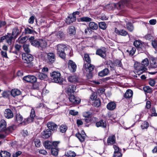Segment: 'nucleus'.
<instances>
[{
    "label": "nucleus",
    "mask_w": 157,
    "mask_h": 157,
    "mask_svg": "<svg viewBox=\"0 0 157 157\" xmlns=\"http://www.w3.org/2000/svg\"><path fill=\"white\" fill-rule=\"evenodd\" d=\"M149 63L148 59L147 58L145 59L142 61L141 64L137 63L136 66H135L136 72L139 75L142 74L147 70L146 67L148 65Z\"/></svg>",
    "instance_id": "obj_1"
},
{
    "label": "nucleus",
    "mask_w": 157,
    "mask_h": 157,
    "mask_svg": "<svg viewBox=\"0 0 157 157\" xmlns=\"http://www.w3.org/2000/svg\"><path fill=\"white\" fill-rule=\"evenodd\" d=\"M128 2L129 0H121L118 3L108 4L106 6L105 8L109 10H112L114 8H117V9H121L124 6H127Z\"/></svg>",
    "instance_id": "obj_2"
},
{
    "label": "nucleus",
    "mask_w": 157,
    "mask_h": 157,
    "mask_svg": "<svg viewBox=\"0 0 157 157\" xmlns=\"http://www.w3.org/2000/svg\"><path fill=\"white\" fill-rule=\"evenodd\" d=\"M22 59L24 61V65L25 67H31L33 64L32 63L33 59V57L32 55L29 53L23 54Z\"/></svg>",
    "instance_id": "obj_3"
},
{
    "label": "nucleus",
    "mask_w": 157,
    "mask_h": 157,
    "mask_svg": "<svg viewBox=\"0 0 157 157\" xmlns=\"http://www.w3.org/2000/svg\"><path fill=\"white\" fill-rule=\"evenodd\" d=\"M68 49L67 46L63 44H59L57 46V54L59 56L63 59H64L66 56L65 51Z\"/></svg>",
    "instance_id": "obj_4"
},
{
    "label": "nucleus",
    "mask_w": 157,
    "mask_h": 157,
    "mask_svg": "<svg viewBox=\"0 0 157 157\" xmlns=\"http://www.w3.org/2000/svg\"><path fill=\"white\" fill-rule=\"evenodd\" d=\"M51 79L53 82L59 83H61L63 81V79L61 77L60 73L58 71H53L51 74Z\"/></svg>",
    "instance_id": "obj_5"
},
{
    "label": "nucleus",
    "mask_w": 157,
    "mask_h": 157,
    "mask_svg": "<svg viewBox=\"0 0 157 157\" xmlns=\"http://www.w3.org/2000/svg\"><path fill=\"white\" fill-rule=\"evenodd\" d=\"M94 66L91 64L90 63H84L83 67V68L86 70L88 75L87 76L89 78H91L92 77V71L94 69Z\"/></svg>",
    "instance_id": "obj_6"
},
{
    "label": "nucleus",
    "mask_w": 157,
    "mask_h": 157,
    "mask_svg": "<svg viewBox=\"0 0 157 157\" xmlns=\"http://www.w3.org/2000/svg\"><path fill=\"white\" fill-rule=\"evenodd\" d=\"M36 116L35 110L34 109H31V112L30 113V117L24 120L25 122H26L27 123H30L33 122L34 121V117Z\"/></svg>",
    "instance_id": "obj_7"
},
{
    "label": "nucleus",
    "mask_w": 157,
    "mask_h": 157,
    "mask_svg": "<svg viewBox=\"0 0 157 157\" xmlns=\"http://www.w3.org/2000/svg\"><path fill=\"white\" fill-rule=\"evenodd\" d=\"M69 99L70 101L73 104H78L81 101V99L78 97H75L74 95H69Z\"/></svg>",
    "instance_id": "obj_8"
},
{
    "label": "nucleus",
    "mask_w": 157,
    "mask_h": 157,
    "mask_svg": "<svg viewBox=\"0 0 157 157\" xmlns=\"http://www.w3.org/2000/svg\"><path fill=\"white\" fill-rule=\"evenodd\" d=\"M23 79L27 82L34 83L37 81V78L34 75H28L24 77Z\"/></svg>",
    "instance_id": "obj_9"
},
{
    "label": "nucleus",
    "mask_w": 157,
    "mask_h": 157,
    "mask_svg": "<svg viewBox=\"0 0 157 157\" xmlns=\"http://www.w3.org/2000/svg\"><path fill=\"white\" fill-rule=\"evenodd\" d=\"M28 40L32 45L39 48V40H35L34 36H31Z\"/></svg>",
    "instance_id": "obj_10"
},
{
    "label": "nucleus",
    "mask_w": 157,
    "mask_h": 157,
    "mask_svg": "<svg viewBox=\"0 0 157 157\" xmlns=\"http://www.w3.org/2000/svg\"><path fill=\"white\" fill-rule=\"evenodd\" d=\"M68 67L71 72H74L76 71L77 66L75 63L71 60H69L68 63Z\"/></svg>",
    "instance_id": "obj_11"
},
{
    "label": "nucleus",
    "mask_w": 157,
    "mask_h": 157,
    "mask_svg": "<svg viewBox=\"0 0 157 157\" xmlns=\"http://www.w3.org/2000/svg\"><path fill=\"white\" fill-rule=\"evenodd\" d=\"M52 132L49 129H46L41 133V137L43 139H47L50 137Z\"/></svg>",
    "instance_id": "obj_12"
},
{
    "label": "nucleus",
    "mask_w": 157,
    "mask_h": 157,
    "mask_svg": "<svg viewBox=\"0 0 157 157\" xmlns=\"http://www.w3.org/2000/svg\"><path fill=\"white\" fill-rule=\"evenodd\" d=\"M47 127L51 131H55L57 128V125L53 122L49 121L47 124Z\"/></svg>",
    "instance_id": "obj_13"
},
{
    "label": "nucleus",
    "mask_w": 157,
    "mask_h": 157,
    "mask_svg": "<svg viewBox=\"0 0 157 157\" xmlns=\"http://www.w3.org/2000/svg\"><path fill=\"white\" fill-rule=\"evenodd\" d=\"M47 62L49 63H53L55 60V55L53 53H49L47 55Z\"/></svg>",
    "instance_id": "obj_14"
},
{
    "label": "nucleus",
    "mask_w": 157,
    "mask_h": 157,
    "mask_svg": "<svg viewBox=\"0 0 157 157\" xmlns=\"http://www.w3.org/2000/svg\"><path fill=\"white\" fill-rule=\"evenodd\" d=\"M149 69L155 68L157 67V58L152 57L148 67Z\"/></svg>",
    "instance_id": "obj_15"
},
{
    "label": "nucleus",
    "mask_w": 157,
    "mask_h": 157,
    "mask_svg": "<svg viewBox=\"0 0 157 157\" xmlns=\"http://www.w3.org/2000/svg\"><path fill=\"white\" fill-rule=\"evenodd\" d=\"M76 87L73 85H70L68 86L66 89L67 93L68 95H71L74 93L76 90Z\"/></svg>",
    "instance_id": "obj_16"
},
{
    "label": "nucleus",
    "mask_w": 157,
    "mask_h": 157,
    "mask_svg": "<svg viewBox=\"0 0 157 157\" xmlns=\"http://www.w3.org/2000/svg\"><path fill=\"white\" fill-rule=\"evenodd\" d=\"M21 32V30L20 28L16 27L14 28L12 30V34L13 36L16 38L20 34Z\"/></svg>",
    "instance_id": "obj_17"
},
{
    "label": "nucleus",
    "mask_w": 157,
    "mask_h": 157,
    "mask_svg": "<svg viewBox=\"0 0 157 157\" xmlns=\"http://www.w3.org/2000/svg\"><path fill=\"white\" fill-rule=\"evenodd\" d=\"M107 143L108 145H111L116 144V137L115 135H112L108 137Z\"/></svg>",
    "instance_id": "obj_18"
},
{
    "label": "nucleus",
    "mask_w": 157,
    "mask_h": 157,
    "mask_svg": "<svg viewBox=\"0 0 157 157\" xmlns=\"http://www.w3.org/2000/svg\"><path fill=\"white\" fill-rule=\"evenodd\" d=\"M76 20V17L73 16V15L70 14L66 19V22L68 24H70L71 23L75 22Z\"/></svg>",
    "instance_id": "obj_19"
},
{
    "label": "nucleus",
    "mask_w": 157,
    "mask_h": 157,
    "mask_svg": "<svg viewBox=\"0 0 157 157\" xmlns=\"http://www.w3.org/2000/svg\"><path fill=\"white\" fill-rule=\"evenodd\" d=\"M4 116L7 119L11 118L13 117V112L10 109H6L4 112Z\"/></svg>",
    "instance_id": "obj_20"
},
{
    "label": "nucleus",
    "mask_w": 157,
    "mask_h": 157,
    "mask_svg": "<svg viewBox=\"0 0 157 157\" xmlns=\"http://www.w3.org/2000/svg\"><path fill=\"white\" fill-rule=\"evenodd\" d=\"M95 125L97 127H101L102 128H105L107 126L106 121L103 120H101L97 122Z\"/></svg>",
    "instance_id": "obj_21"
},
{
    "label": "nucleus",
    "mask_w": 157,
    "mask_h": 157,
    "mask_svg": "<svg viewBox=\"0 0 157 157\" xmlns=\"http://www.w3.org/2000/svg\"><path fill=\"white\" fill-rule=\"evenodd\" d=\"M6 42L9 44H10L12 43V40H14L16 38L11 34V33H8L7 35H6Z\"/></svg>",
    "instance_id": "obj_22"
},
{
    "label": "nucleus",
    "mask_w": 157,
    "mask_h": 157,
    "mask_svg": "<svg viewBox=\"0 0 157 157\" xmlns=\"http://www.w3.org/2000/svg\"><path fill=\"white\" fill-rule=\"evenodd\" d=\"M115 32L117 35L122 36H126L127 34V32L124 29H121L120 30H118L117 28L115 29Z\"/></svg>",
    "instance_id": "obj_23"
},
{
    "label": "nucleus",
    "mask_w": 157,
    "mask_h": 157,
    "mask_svg": "<svg viewBox=\"0 0 157 157\" xmlns=\"http://www.w3.org/2000/svg\"><path fill=\"white\" fill-rule=\"evenodd\" d=\"M82 134H80L79 133H77L76 134V136L81 142H82L85 140V138L86 135L84 132H82Z\"/></svg>",
    "instance_id": "obj_24"
},
{
    "label": "nucleus",
    "mask_w": 157,
    "mask_h": 157,
    "mask_svg": "<svg viewBox=\"0 0 157 157\" xmlns=\"http://www.w3.org/2000/svg\"><path fill=\"white\" fill-rule=\"evenodd\" d=\"M6 123L3 119L0 121V132L4 131L6 129Z\"/></svg>",
    "instance_id": "obj_25"
},
{
    "label": "nucleus",
    "mask_w": 157,
    "mask_h": 157,
    "mask_svg": "<svg viewBox=\"0 0 157 157\" xmlns=\"http://www.w3.org/2000/svg\"><path fill=\"white\" fill-rule=\"evenodd\" d=\"M67 79L69 82L72 83L78 82V77L75 75L70 76L68 77Z\"/></svg>",
    "instance_id": "obj_26"
},
{
    "label": "nucleus",
    "mask_w": 157,
    "mask_h": 157,
    "mask_svg": "<svg viewBox=\"0 0 157 157\" xmlns=\"http://www.w3.org/2000/svg\"><path fill=\"white\" fill-rule=\"evenodd\" d=\"M109 70L107 68H105L98 73V75L101 77H104L108 75L109 73Z\"/></svg>",
    "instance_id": "obj_27"
},
{
    "label": "nucleus",
    "mask_w": 157,
    "mask_h": 157,
    "mask_svg": "<svg viewBox=\"0 0 157 157\" xmlns=\"http://www.w3.org/2000/svg\"><path fill=\"white\" fill-rule=\"evenodd\" d=\"M36 76L38 79L41 80H44L48 78L47 75L43 73L39 72L36 74Z\"/></svg>",
    "instance_id": "obj_28"
},
{
    "label": "nucleus",
    "mask_w": 157,
    "mask_h": 157,
    "mask_svg": "<svg viewBox=\"0 0 157 157\" xmlns=\"http://www.w3.org/2000/svg\"><path fill=\"white\" fill-rule=\"evenodd\" d=\"M96 54L103 58H104L106 56L105 50H103L101 49H98L96 51Z\"/></svg>",
    "instance_id": "obj_29"
},
{
    "label": "nucleus",
    "mask_w": 157,
    "mask_h": 157,
    "mask_svg": "<svg viewBox=\"0 0 157 157\" xmlns=\"http://www.w3.org/2000/svg\"><path fill=\"white\" fill-rule=\"evenodd\" d=\"M116 107V104L113 102H110L107 105V109L110 110H114Z\"/></svg>",
    "instance_id": "obj_30"
},
{
    "label": "nucleus",
    "mask_w": 157,
    "mask_h": 157,
    "mask_svg": "<svg viewBox=\"0 0 157 157\" xmlns=\"http://www.w3.org/2000/svg\"><path fill=\"white\" fill-rule=\"evenodd\" d=\"M89 26L90 29L93 30H96L98 28L97 24L94 22L90 21L89 24Z\"/></svg>",
    "instance_id": "obj_31"
},
{
    "label": "nucleus",
    "mask_w": 157,
    "mask_h": 157,
    "mask_svg": "<svg viewBox=\"0 0 157 157\" xmlns=\"http://www.w3.org/2000/svg\"><path fill=\"white\" fill-rule=\"evenodd\" d=\"M21 93L20 91L17 89H13L11 90L10 92L11 94L13 97L20 95Z\"/></svg>",
    "instance_id": "obj_32"
},
{
    "label": "nucleus",
    "mask_w": 157,
    "mask_h": 157,
    "mask_svg": "<svg viewBox=\"0 0 157 157\" xmlns=\"http://www.w3.org/2000/svg\"><path fill=\"white\" fill-rule=\"evenodd\" d=\"M133 94V91L131 90L128 89L125 93L124 97L126 98H130L132 97Z\"/></svg>",
    "instance_id": "obj_33"
},
{
    "label": "nucleus",
    "mask_w": 157,
    "mask_h": 157,
    "mask_svg": "<svg viewBox=\"0 0 157 157\" xmlns=\"http://www.w3.org/2000/svg\"><path fill=\"white\" fill-rule=\"evenodd\" d=\"M44 146L46 149H51L52 148V142L48 141H45L44 144Z\"/></svg>",
    "instance_id": "obj_34"
},
{
    "label": "nucleus",
    "mask_w": 157,
    "mask_h": 157,
    "mask_svg": "<svg viewBox=\"0 0 157 157\" xmlns=\"http://www.w3.org/2000/svg\"><path fill=\"white\" fill-rule=\"evenodd\" d=\"M39 48H45L47 46L46 41L42 39H39Z\"/></svg>",
    "instance_id": "obj_35"
},
{
    "label": "nucleus",
    "mask_w": 157,
    "mask_h": 157,
    "mask_svg": "<svg viewBox=\"0 0 157 157\" xmlns=\"http://www.w3.org/2000/svg\"><path fill=\"white\" fill-rule=\"evenodd\" d=\"M107 64V67H110L111 71L114 70L115 69V65L114 63L112 61H109L108 62Z\"/></svg>",
    "instance_id": "obj_36"
},
{
    "label": "nucleus",
    "mask_w": 157,
    "mask_h": 157,
    "mask_svg": "<svg viewBox=\"0 0 157 157\" xmlns=\"http://www.w3.org/2000/svg\"><path fill=\"white\" fill-rule=\"evenodd\" d=\"M65 155L67 157H75L76 155L75 153L71 151H69L66 152Z\"/></svg>",
    "instance_id": "obj_37"
},
{
    "label": "nucleus",
    "mask_w": 157,
    "mask_h": 157,
    "mask_svg": "<svg viewBox=\"0 0 157 157\" xmlns=\"http://www.w3.org/2000/svg\"><path fill=\"white\" fill-rule=\"evenodd\" d=\"M25 34H34L36 33L35 31L34 30L29 28L27 27L25 28Z\"/></svg>",
    "instance_id": "obj_38"
},
{
    "label": "nucleus",
    "mask_w": 157,
    "mask_h": 157,
    "mask_svg": "<svg viewBox=\"0 0 157 157\" xmlns=\"http://www.w3.org/2000/svg\"><path fill=\"white\" fill-rule=\"evenodd\" d=\"M1 157H10V152L6 151H2L0 153Z\"/></svg>",
    "instance_id": "obj_39"
},
{
    "label": "nucleus",
    "mask_w": 157,
    "mask_h": 157,
    "mask_svg": "<svg viewBox=\"0 0 157 157\" xmlns=\"http://www.w3.org/2000/svg\"><path fill=\"white\" fill-rule=\"evenodd\" d=\"M80 21L82 22H89L92 21V18L87 17H83L80 18Z\"/></svg>",
    "instance_id": "obj_40"
},
{
    "label": "nucleus",
    "mask_w": 157,
    "mask_h": 157,
    "mask_svg": "<svg viewBox=\"0 0 157 157\" xmlns=\"http://www.w3.org/2000/svg\"><path fill=\"white\" fill-rule=\"evenodd\" d=\"M29 45L26 44H24L23 45V48L24 50V51L27 53H28L30 52V50L29 47Z\"/></svg>",
    "instance_id": "obj_41"
},
{
    "label": "nucleus",
    "mask_w": 157,
    "mask_h": 157,
    "mask_svg": "<svg viewBox=\"0 0 157 157\" xmlns=\"http://www.w3.org/2000/svg\"><path fill=\"white\" fill-rule=\"evenodd\" d=\"M27 40V37L26 36L19 37L17 40L18 42L20 43L23 44L26 42Z\"/></svg>",
    "instance_id": "obj_42"
},
{
    "label": "nucleus",
    "mask_w": 157,
    "mask_h": 157,
    "mask_svg": "<svg viewBox=\"0 0 157 157\" xmlns=\"http://www.w3.org/2000/svg\"><path fill=\"white\" fill-rule=\"evenodd\" d=\"M133 45L136 47L138 48H141L142 44L141 41L139 40H135L133 43Z\"/></svg>",
    "instance_id": "obj_43"
},
{
    "label": "nucleus",
    "mask_w": 157,
    "mask_h": 157,
    "mask_svg": "<svg viewBox=\"0 0 157 157\" xmlns=\"http://www.w3.org/2000/svg\"><path fill=\"white\" fill-rule=\"evenodd\" d=\"M15 121L17 122H21L23 119L22 116L19 113H17L15 116Z\"/></svg>",
    "instance_id": "obj_44"
},
{
    "label": "nucleus",
    "mask_w": 157,
    "mask_h": 157,
    "mask_svg": "<svg viewBox=\"0 0 157 157\" xmlns=\"http://www.w3.org/2000/svg\"><path fill=\"white\" fill-rule=\"evenodd\" d=\"M99 28L103 30H105L107 28L106 24L105 22H100L99 23Z\"/></svg>",
    "instance_id": "obj_45"
},
{
    "label": "nucleus",
    "mask_w": 157,
    "mask_h": 157,
    "mask_svg": "<svg viewBox=\"0 0 157 157\" xmlns=\"http://www.w3.org/2000/svg\"><path fill=\"white\" fill-rule=\"evenodd\" d=\"M76 30L74 26H71L68 29V32L70 34H74L75 33Z\"/></svg>",
    "instance_id": "obj_46"
},
{
    "label": "nucleus",
    "mask_w": 157,
    "mask_h": 157,
    "mask_svg": "<svg viewBox=\"0 0 157 157\" xmlns=\"http://www.w3.org/2000/svg\"><path fill=\"white\" fill-rule=\"evenodd\" d=\"M94 101L92 105L95 107H98L101 105V102L100 100L99 99H97L94 100Z\"/></svg>",
    "instance_id": "obj_47"
},
{
    "label": "nucleus",
    "mask_w": 157,
    "mask_h": 157,
    "mask_svg": "<svg viewBox=\"0 0 157 157\" xmlns=\"http://www.w3.org/2000/svg\"><path fill=\"white\" fill-rule=\"evenodd\" d=\"M126 27L127 29L130 32H132L134 29L132 24L131 23H128L127 24Z\"/></svg>",
    "instance_id": "obj_48"
},
{
    "label": "nucleus",
    "mask_w": 157,
    "mask_h": 157,
    "mask_svg": "<svg viewBox=\"0 0 157 157\" xmlns=\"http://www.w3.org/2000/svg\"><path fill=\"white\" fill-rule=\"evenodd\" d=\"M149 126L148 123L146 121H144L141 125V127L142 129H147Z\"/></svg>",
    "instance_id": "obj_49"
},
{
    "label": "nucleus",
    "mask_w": 157,
    "mask_h": 157,
    "mask_svg": "<svg viewBox=\"0 0 157 157\" xmlns=\"http://www.w3.org/2000/svg\"><path fill=\"white\" fill-rule=\"evenodd\" d=\"M51 152L52 154L54 156H57L58 153V150L56 148H52Z\"/></svg>",
    "instance_id": "obj_50"
},
{
    "label": "nucleus",
    "mask_w": 157,
    "mask_h": 157,
    "mask_svg": "<svg viewBox=\"0 0 157 157\" xmlns=\"http://www.w3.org/2000/svg\"><path fill=\"white\" fill-rule=\"evenodd\" d=\"M60 131L62 133H64L66 132L67 130V128L66 125H62L60 126L59 128Z\"/></svg>",
    "instance_id": "obj_51"
},
{
    "label": "nucleus",
    "mask_w": 157,
    "mask_h": 157,
    "mask_svg": "<svg viewBox=\"0 0 157 157\" xmlns=\"http://www.w3.org/2000/svg\"><path fill=\"white\" fill-rule=\"evenodd\" d=\"M84 59L88 63H90L91 60L88 54H85L84 55Z\"/></svg>",
    "instance_id": "obj_52"
},
{
    "label": "nucleus",
    "mask_w": 157,
    "mask_h": 157,
    "mask_svg": "<svg viewBox=\"0 0 157 157\" xmlns=\"http://www.w3.org/2000/svg\"><path fill=\"white\" fill-rule=\"evenodd\" d=\"M34 142L35 146L37 147H39L41 145L40 140L38 139H35Z\"/></svg>",
    "instance_id": "obj_53"
},
{
    "label": "nucleus",
    "mask_w": 157,
    "mask_h": 157,
    "mask_svg": "<svg viewBox=\"0 0 157 157\" xmlns=\"http://www.w3.org/2000/svg\"><path fill=\"white\" fill-rule=\"evenodd\" d=\"M136 51V48L134 47H132V49L130 51L128 50H127V52H128L129 55L131 56H133L135 53Z\"/></svg>",
    "instance_id": "obj_54"
},
{
    "label": "nucleus",
    "mask_w": 157,
    "mask_h": 157,
    "mask_svg": "<svg viewBox=\"0 0 157 157\" xmlns=\"http://www.w3.org/2000/svg\"><path fill=\"white\" fill-rule=\"evenodd\" d=\"M56 35L58 38H62L64 37V34L62 31H59L56 34Z\"/></svg>",
    "instance_id": "obj_55"
},
{
    "label": "nucleus",
    "mask_w": 157,
    "mask_h": 157,
    "mask_svg": "<svg viewBox=\"0 0 157 157\" xmlns=\"http://www.w3.org/2000/svg\"><path fill=\"white\" fill-rule=\"evenodd\" d=\"M84 120L85 121L86 123V125L87 127H88L89 125V124H87V123H89L91 121V117L85 118L84 119Z\"/></svg>",
    "instance_id": "obj_56"
},
{
    "label": "nucleus",
    "mask_w": 157,
    "mask_h": 157,
    "mask_svg": "<svg viewBox=\"0 0 157 157\" xmlns=\"http://www.w3.org/2000/svg\"><path fill=\"white\" fill-rule=\"evenodd\" d=\"M97 94L96 93L94 92L91 94L90 97V99L92 101L95 100L97 98Z\"/></svg>",
    "instance_id": "obj_57"
},
{
    "label": "nucleus",
    "mask_w": 157,
    "mask_h": 157,
    "mask_svg": "<svg viewBox=\"0 0 157 157\" xmlns=\"http://www.w3.org/2000/svg\"><path fill=\"white\" fill-rule=\"evenodd\" d=\"M114 63L115 64V67L117 66L118 67H121L122 65L121 61L119 60L115 61Z\"/></svg>",
    "instance_id": "obj_58"
},
{
    "label": "nucleus",
    "mask_w": 157,
    "mask_h": 157,
    "mask_svg": "<svg viewBox=\"0 0 157 157\" xmlns=\"http://www.w3.org/2000/svg\"><path fill=\"white\" fill-rule=\"evenodd\" d=\"M144 89L145 92L147 93H150L151 91V89L149 86H146L144 88Z\"/></svg>",
    "instance_id": "obj_59"
},
{
    "label": "nucleus",
    "mask_w": 157,
    "mask_h": 157,
    "mask_svg": "<svg viewBox=\"0 0 157 157\" xmlns=\"http://www.w3.org/2000/svg\"><path fill=\"white\" fill-rule=\"evenodd\" d=\"M35 17L33 16H31L28 20V22L29 24H33L34 22Z\"/></svg>",
    "instance_id": "obj_60"
},
{
    "label": "nucleus",
    "mask_w": 157,
    "mask_h": 157,
    "mask_svg": "<svg viewBox=\"0 0 157 157\" xmlns=\"http://www.w3.org/2000/svg\"><path fill=\"white\" fill-rule=\"evenodd\" d=\"M22 153V152L21 151H18L16 153H13V157H17L20 155Z\"/></svg>",
    "instance_id": "obj_61"
},
{
    "label": "nucleus",
    "mask_w": 157,
    "mask_h": 157,
    "mask_svg": "<svg viewBox=\"0 0 157 157\" xmlns=\"http://www.w3.org/2000/svg\"><path fill=\"white\" fill-rule=\"evenodd\" d=\"M10 94L9 91H5L2 93V96L4 98H7Z\"/></svg>",
    "instance_id": "obj_62"
},
{
    "label": "nucleus",
    "mask_w": 157,
    "mask_h": 157,
    "mask_svg": "<svg viewBox=\"0 0 157 157\" xmlns=\"http://www.w3.org/2000/svg\"><path fill=\"white\" fill-rule=\"evenodd\" d=\"M83 115L85 118L88 117H90V113L89 112H85L83 113Z\"/></svg>",
    "instance_id": "obj_63"
},
{
    "label": "nucleus",
    "mask_w": 157,
    "mask_h": 157,
    "mask_svg": "<svg viewBox=\"0 0 157 157\" xmlns=\"http://www.w3.org/2000/svg\"><path fill=\"white\" fill-rule=\"evenodd\" d=\"M152 113L151 116H157V113H156L155 109V108H152L151 109Z\"/></svg>",
    "instance_id": "obj_64"
}]
</instances>
